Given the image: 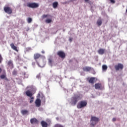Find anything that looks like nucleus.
Masks as SVG:
<instances>
[{
    "mask_svg": "<svg viewBox=\"0 0 127 127\" xmlns=\"http://www.w3.org/2000/svg\"><path fill=\"white\" fill-rule=\"evenodd\" d=\"M6 77V74L5 73L4 74H2L0 76V79H4V78Z\"/></svg>",
    "mask_w": 127,
    "mask_h": 127,
    "instance_id": "bb28decb",
    "label": "nucleus"
},
{
    "mask_svg": "<svg viewBox=\"0 0 127 127\" xmlns=\"http://www.w3.org/2000/svg\"><path fill=\"white\" fill-rule=\"evenodd\" d=\"M51 22H52V19H47L45 20L46 23H51Z\"/></svg>",
    "mask_w": 127,
    "mask_h": 127,
    "instance_id": "b1692460",
    "label": "nucleus"
},
{
    "mask_svg": "<svg viewBox=\"0 0 127 127\" xmlns=\"http://www.w3.org/2000/svg\"><path fill=\"white\" fill-rule=\"evenodd\" d=\"M87 104L88 102L86 100L81 101L78 103L77 108V109H83L85 107H87Z\"/></svg>",
    "mask_w": 127,
    "mask_h": 127,
    "instance_id": "7ed1b4c3",
    "label": "nucleus"
},
{
    "mask_svg": "<svg viewBox=\"0 0 127 127\" xmlns=\"http://www.w3.org/2000/svg\"><path fill=\"white\" fill-rule=\"evenodd\" d=\"M24 68H25V69H26V66H24Z\"/></svg>",
    "mask_w": 127,
    "mask_h": 127,
    "instance_id": "79ce46f5",
    "label": "nucleus"
},
{
    "mask_svg": "<svg viewBox=\"0 0 127 127\" xmlns=\"http://www.w3.org/2000/svg\"><path fill=\"white\" fill-rule=\"evenodd\" d=\"M35 92H36V88L35 87H33L32 88V93L35 94Z\"/></svg>",
    "mask_w": 127,
    "mask_h": 127,
    "instance_id": "2f4dec72",
    "label": "nucleus"
},
{
    "mask_svg": "<svg viewBox=\"0 0 127 127\" xmlns=\"http://www.w3.org/2000/svg\"><path fill=\"white\" fill-rule=\"evenodd\" d=\"M27 20L28 23H31V21H32V19L31 18L29 17L27 18Z\"/></svg>",
    "mask_w": 127,
    "mask_h": 127,
    "instance_id": "cd10ccee",
    "label": "nucleus"
},
{
    "mask_svg": "<svg viewBox=\"0 0 127 127\" xmlns=\"http://www.w3.org/2000/svg\"><path fill=\"white\" fill-rule=\"evenodd\" d=\"M102 69H103V71L107 70L108 69V66H107L106 65H102Z\"/></svg>",
    "mask_w": 127,
    "mask_h": 127,
    "instance_id": "393cba45",
    "label": "nucleus"
},
{
    "mask_svg": "<svg viewBox=\"0 0 127 127\" xmlns=\"http://www.w3.org/2000/svg\"><path fill=\"white\" fill-rule=\"evenodd\" d=\"M98 54L100 55H103L105 54V52H106V49H99L97 51Z\"/></svg>",
    "mask_w": 127,
    "mask_h": 127,
    "instance_id": "6e6552de",
    "label": "nucleus"
},
{
    "mask_svg": "<svg viewBox=\"0 0 127 127\" xmlns=\"http://www.w3.org/2000/svg\"><path fill=\"white\" fill-rule=\"evenodd\" d=\"M41 125L42 127H48V124L46 123V122L44 121H42L41 122Z\"/></svg>",
    "mask_w": 127,
    "mask_h": 127,
    "instance_id": "9b49d317",
    "label": "nucleus"
},
{
    "mask_svg": "<svg viewBox=\"0 0 127 127\" xmlns=\"http://www.w3.org/2000/svg\"><path fill=\"white\" fill-rule=\"evenodd\" d=\"M80 99V95H74L73 97L71 98L69 101V104H70L71 106H76Z\"/></svg>",
    "mask_w": 127,
    "mask_h": 127,
    "instance_id": "f257e3e1",
    "label": "nucleus"
},
{
    "mask_svg": "<svg viewBox=\"0 0 127 127\" xmlns=\"http://www.w3.org/2000/svg\"><path fill=\"white\" fill-rule=\"evenodd\" d=\"M85 2H88V1H89V0H84Z\"/></svg>",
    "mask_w": 127,
    "mask_h": 127,
    "instance_id": "a19ab883",
    "label": "nucleus"
},
{
    "mask_svg": "<svg viewBox=\"0 0 127 127\" xmlns=\"http://www.w3.org/2000/svg\"><path fill=\"white\" fill-rule=\"evenodd\" d=\"M91 67L89 66H85L83 68V71H86V72H89V71H91Z\"/></svg>",
    "mask_w": 127,
    "mask_h": 127,
    "instance_id": "f3484780",
    "label": "nucleus"
},
{
    "mask_svg": "<svg viewBox=\"0 0 127 127\" xmlns=\"http://www.w3.org/2000/svg\"><path fill=\"white\" fill-rule=\"evenodd\" d=\"M69 41L71 42L72 41V38H70L69 39Z\"/></svg>",
    "mask_w": 127,
    "mask_h": 127,
    "instance_id": "e433bc0d",
    "label": "nucleus"
},
{
    "mask_svg": "<svg viewBox=\"0 0 127 127\" xmlns=\"http://www.w3.org/2000/svg\"><path fill=\"white\" fill-rule=\"evenodd\" d=\"M25 93L27 97H29L30 98H31L30 103H32V92H31V91L30 90H27V91H26Z\"/></svg>",
    "mask_w": 127,
    "mask_h": 127,
    "instance_id": "0eeeda50",
    "label": "nucleus"
},
{
    "mask_svg": "<svg viewBox=\"0 0 127 127\" xmlns=\"http://www.w3.org/2000/svg\"><path fill=\"white\" fill-rule=\"evenodd\" d=\"M1 61H2V57H1V55H0V64L1 63Z\"/></svg>",
    "mask_w": 127,
    "mask_h": 127,
    "instance_id": "473e14b6",
    "label": "nucleus"
},
{
    "mask_svg": "<svg viewBox=\"0 0 127 127\" xmlns=\"http://www.w3.org/2000/svg\"><path fill=\"white\" fill-rule=\"evenodd\" d=\"M41 98V101L42 103H44V104H45V102H46L45 96H44V95H42Z\"/></svg>",
    "mask_w": 127,
    "mask_h": 127,
    "instance_id": "5701e85b",
    "label": "nucleus"
},
{
    "mask_svg": "<svg viewBox=\"0 0 127 127\" xmlns=\"http://www.w3.org/2000/svg\"><path fill=\"white\" fill-rule=\"evenodd\" d=\"M16 74H17V71L16 70H14L12 72V75L15 76Z\"/></svg>",
    "mask_w": 127,
    "mask_h": 127,
    "instance_id": "7c9ffc66",
    "label": "nucleus"
},
{
    "mask_svg": "<svg viewBox=\"0 0 127 127\" xmlns=\"http://www.w3.org/2000/svg\"><path fill=\"white\" fill-rule=\"evenodd\" d=\"M57 55L59 56L62 59H64L66 57V54L65 52L62 51H59L57 52Z\"/></svg>",
    "mask_w": 127,
    "mask_h": 127,
    "instance_id": "39448f33",
    "label": "nucleus"
},
{
    "mask_svg": "<svg viewBox=\"0 0 127 127\" xmlns=\"http://www.w3.org/2000/svg\"><path fill=\"white\" fill-rule=\"evenodd\" d=\"M38 95H39V96L40 95V94H39Z\"/></svg>",
    "mask_w": 127,
    "mask_h": 127,
    "instance_id": "37998d69",
    "label": "nucleus"
},
{
    "mask_svg": "<svg viewBox=\"0 0 127 127\" xmlns=\"http://www.w3.org/2000/svg\"><path fill=\"white\" fill-rule=\"evenodd\" d=\"M115 69L116 71H119V70H123L124 69V64H118L115 65Z\"/></svg>",
    "mask_w": 127,
    "mask_h": 127,
    "instance_id": "423d86ee",
    "label": "nucleus"
},
{
    "mask_svg": "<svg viewBox=\"0 0 127 127\" xmlns=\"http://www.w3.org/2000/svg\"><path fill=\"white\" fill-rule=\"evenodd\" d=\"M41 57V55H40L39 54H36L34 55V59H38Z\"/></svg>",
    "mask_w": 127,
    "mask_h": 127,
    "instance_id": "a211bd4d",
    "label": "nucleus"
},
{
    "mask_svg": "<svg viewBox=\"0 0 127 127\" xmlns=\"http://www.w3.org/2000/svg\"><path fill=\"white\" fill-rule=\"evenodd\" d=\"M48 16H51L49 14H43L42 16V18L44 19V18H46V17H48Z\"/></svg>",
    "mask_w": 127,
    "mask_h": 127,
    "instance_id": "a878e982",
    "label": "nucleus"
},
{
    "mask_svg": "<svg viewBox=\"0 0 127 127\" xmlns=\"http://www.w3.org/2000/svg\"><path fill=\"white\" fill-rule=\"evenodd\" d=\"M95 80V77H91L89 80V83L91 84H94V81Z\"/></svg>",
    "mask_w": 127,
    "mask_h": 127,
    "instance_id": "412c9836",
    "label": "nucleus"
},
{
    "mask_svg": "<svg viewBox=\"0 0 127 127\" xmlns=\"http://www.w3.org/2000/svg\"><path fill=\"white\" fill-rule=\"evenodd\" d=\"M102 87V84L101 83H96L95 84V88L96 89H101V88Z\"/></svg>",
    "mask_w": 127,
    "mask_h": 127,
    "instance_id": "f8f14e48",
    "label": "nucleus"
},
{
    "mask_svg": "<svg viewBox=\"0 0 127 127\" xmlns=\"http://www.w3.org/2000/svg\"><path fill=\"white\" fill-rule=\"evenodd\" d=\"M11 48L12 49H13V50H14L15 51H16V52H18V50H17V47H16V46H14V44L13 43H11L10 45Z\"/></svg>",
    "mask_w": 127,
    "mask_h": 127,
    "instance_id": "9d476101",
    "label": "nucleus"
},
{
    "mask_svg": "<svg viewBox=\"0 0 127 127\" xmlns=\"http://www.w3.org/2000/svg\"><path fill=\"white\" fill-rule=\"evenodd\" d=\"M39 122L38 120H37V119H35V118H33L32 119V124H38Z\"/></svg>",
    "mask_w": 127,
    "mask_h": 127,
    "instance_id": "4be33fe9",
    "label": "nucleus"
},
{
    "mask_svg": "<svg viewBox=\"0 0 127 127\" xmlns=\"http://www.w3.org/2000/svg\"><path fill=\"white\" fill-rule=\"evenodd\" d=\"M32 99H33V97L32 98Z\"/></svg>",
    "mask_w": 127,
    "mask_h": 127,
    "instance_id": "c03bdc74",
    "label": "nucleus"
},
{
    "mask_svg": "<svg viewBox=\"0 0 127 127\" xmlns=\"http://www.w3.org/2000/svg\"><path fill=\"white\" fill-rule=\"evenodd\" d=\"M90 126L91 127H95L99 122H100V118L92 116L90 120Z\"/></svg>",
    "mask_w": 127,
    "mask_h": 127,
    "instance_id": "f03ea898",
    "label": "nucleus"
},
{
    "mask_svg": "<svg viewBox=\"0 0 127 127\" xmlns=\"http://www.w3.org/2000/svg\"><path fill=\"white\" fill-rule=\"evenodd\" d=\"M53 6L54 8H56L57 7V6H58V2H54L53 3Z\"/></svg>",
    "mask_w": 127,
    "mask_h": 127,
    "instance_id": "aec40b11",
    "label": "nucleus"
},
{
    "mask_svg": "<svg viewBox=\"0 0 127 127\" xmlns=\"http://www.w3.org/2000/svg\"><path fill=\"white\" fill-rule=\"evenodd\" d=\"M21 114H22L23 116H25V115H28V111L26 110H22L21 111Z\"/></svg>",
    "mask_w": 127,
    "mask_h": 127,
    "instance_id": "2eb2a0df",
    "label": "nucleus"
},
{
    "mask_svg": "<svg viewBox=\"0 0 127 127\" xmlns=\"http://www.w3.org/2000/svg\"><path fill=\"white\" fill-rule=\"evenodd\" d=\"M52 62H53V60L52 58H50L48 59V63L50 66H52Z\"/></svg>",
    "mask_w": 127,
    "mask_h": 127,
    "instance_id": "6ab92c4d",
    "label": "nucleus"
},
{
    "mask_svg": "<svg viewBox=\"0 0 127 127\" xmlns=\"http://www.w3.org/2000/svg\"><path fill=\"white\" fill-rule=\"evenodd\" d=\"M113 122H116L117 121V119H116V118H114L112 119Z\"/></svg>",
    "mask_w": 127,
    "mask_h": 127,
    "instance_id": "f704fd0d",
    "label": "nucleus"
},
{
    "mask_svg": "<svg viewBox=\"0 0 127 127\" xmlns=\"http://www.w3.org/2000/svg\"><path fill=\"white\" fill-rule=\"evenodd\" d=\"M4 11L8 14H11L12 13V9L10 7L5 6L3 8Z\"/></svg>",
    "mask_w": 127,
    "mask_h": 127,
    "instance_id": "20e7f679",
    "label": "nucleus"
},
{
    "mask_svg": "<svg viewBox=\"0 0 127 127\" xmlns=\"http://www.w3.org/2000/svg\"><path fill=\"white\" fill-rule=\"evenodd\" d=\"M37 78H38V79H39L40 78V74H39L37 76Z\"/></svg>",
    "mask_w": 127,
    "mask_h": 127,
    "instance_id": "c9c22d12",
    "label": "nucleus"
},
{
    "mask_svg": "<svg viewBox=\"0 0 127 127\" xmlns=\"http://www.w3.org/2000/svg\"><path fill=\"white\" fill-rule=\"evenodd\" d=\"M98 26H101V25H102V23H103V22L102 21V18H99L96 22Z\"/></svg>",
    "mask_w": 127,
    "mask_h": 127,
    "instance_id": "ddd939ff",
    "label": "nucleus"
},
{
    "mask_svg": "<svg viewBox=\"0 0 127 127\" xmlns=\"http://www.w3.org/2000/svg\"><path fill=\"white\" fill-rule=\"evenodd\" d=\"M42 53L43 54H44L45 53V52H44V51H42Z\"/></svg>",
    "mask_w": 127,
    "mask_h": 127,
    "instance_id": "58836bf2",
    "label": "nucleus"
},
{
    "mask_svg": "<svg viewBox=\"0 0 127 127\" xmlns=\"http://www.w3.org/2000/svg\"><path fill=\"white\" fill-rule=\"evenodd\" d=\"M111 3H116V1L115 0H109Z\"/></svg>",
    "mask_w": 127,
    "mask_h": 127,
    "instance_id": "72a5a7b5",
    "label": "nucleus"
},
{
    "mask_svg": "<svg viewBox=\"0 0 127 127\" xmlns=\"http://www.w3.org/2000/svg\"><path fill=\"white\" fill-rule=\"evenodd\" d=\"M39 6V4L37 3H32V8H37Z\"/></svg>",
    "mask_w": 127,
    "mask_h": 127,
    "instance_id": "dca6fc26",
    "label": "nucleus"
},
{
    "mask_svg": "<svg viewBox=\"0 0 127 127\" xmlns=\"http://www.w3.org/2000/svg\"><path fill=\"white\" fill-rule=\"evenodd\" d=\"M54 127H64L62 125L60 124H56L54 126Z\"/></svg>",
    "mask_w": 127,
    "mask_h": 127,
    "instance_id": "c85d7f7f",
    "label": "nucleus"
},
{
    "mask_svg": "<svg viewBox=\"0 0 127 127\" xmlns=\"http://www.w3.org/2000/svg\"><path fill=\"white\" fill-rule=\"evenodd\" d=\"M35 104H36V107H37L39 108V107H40L41 106V100L39 99H36L35 101Z\"/></svg>",
    "mask_w": 127,
    "mask_h": 127,
    "instance_id": "1a4fd4ad",
    "label": "nucleus"
},
{
    "mask_svg": "<svg viewBox=\"0 0 127 127\" xmlns=\"http://www.w3.org/2000/svg\"><path fill=\"white\" fill-rule=\"evenodd\" d=\"M1 71H2V70L1 69V68L0 67V74L1 73Z\"/></svg>",
    "mask_w": 127,
    "mask_h": 127,
    "instance_id": "4c0bfd02",
    "label": "nucleus"
},
{
    "mask_svg": "<svg viewBox=\"0 0 127 127\" xmlns=\"http://www.w3.org/2000/svg\"><path fill=\"white\" fill-rule=\"evenodd\" d=\"M7 64L9 67H10L11 69H13V63H12V61L10 60L8 62Z\"/></svg>",
    "mask_w": 127,
    "mask_h": 127,
    "instance_id": "4468645a",
    "label": "nucleus"
},
{
    "mask_svg": "<svg viewBox=\"0 0 127 127\" xmlns=\"http://www.w3.org/2000/svg\"><path fill=\"white\" fill-rule=\"evenodd\" d=\"M27 6H28V7L32 8V3H28Z\"/></svg>",
    "mask_w": 127,
    "mask_h": 127,
    "instance_id": "c756f323",
    "label": "nucleus"
},
{
    "mask_svg": "<svg viewBox=\"0 0 127 127\" xmlns=\"http://www.w3.org/2000/svg\"><path fill=\"white\" fill-rule=\"evenodd\" d=\"M30 123H31V124H32V119H31L30 120Z\"/></svg>",
    "mask_w": 127,
    "mask_h": 127,
    "instance_id": "ea45409f",
    "label": "nucleus"
}]
</instances>
